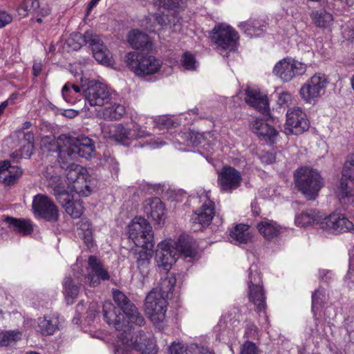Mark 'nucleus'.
Here are the masks:
<instances>
[{
	"label": "nucleus",
	"instance_id": "obj_1",
	"mask_svg": "<svg viewBox=\"0 0 354 354\" xmlns=\"http://www.w3.org/2000/svg\"><path fill=\"white\" fill-rule=\"evenodd\" d=\"M113 298L120 309L107 301L103 304L102 312L106 323L120 332L115 354H129L131 349L141 354H156L157 348L153 339L141 330L133 332L132 324L142 326L145 323L136 306L119 290H113Z\"/></svg>",
	"mask_w": 354,
	"mask_h": 354
},
{
	"label": "nucleus",
	"instance_id": "obj_2",
	"mask_svg": "<svg viewBox=\"0 0 354 354\" xmlns=\"http://www.w3.org/2000/svg\"><path fill=\"white\" fill-rule=\"evenodd\" d=\"M296 187L308 200H314L324 185L323 178L317 170L301 167L294 172Z\"/></svg>",
	"mask_w": 354,
	"mask_h": 354
},
{
	"label": "nucleus",
	"instance_id": "obj_3",
	"mask_svg": "<svg viewBox=\"0 0 354 354\" xmlns=\"http://www.w3.org/2000/svg\"><path fill=\"white\" fill-rule=\"evenodd\" d=\"M68 44L74 50H78L83 44H88L92 49L95 59L101 64H109L111 63V53L104 44L99 35L91 31H87L84 35L75 33L73 37L68 39Z\"/></svg>",
	"mask_w": 354,
	"mask_h": 354
},
{
	"label": "nucleus",
	"instance_id": "obj_4",
	"mask_svg": "<svg viewBox=\"0 0 354 354\" xmlns=\"http://www.w3.org/2000/svg\"><path fill=\"white\" fill-rule=\"evenodd\" d=\"M129 237L143 249L153 250V233L149 222L143 217H136L128 225Z\"/></svg>",
	"mask_w": 354,
	"mask_h": 354
},
{
	"label": "nucleus",
	"instance_id": "obj_5",
	"mask_svg": "<svg viewBox=\"0 0 354 354\" xmlns=\"http://www.w3.org/2000/svg\"><path fill=\"white\" fill-rule=\"evenodd\" d=\"M126 62L131 71L141 77L156 73L162 66L161 61L153 56H142L138 59L132 52L126 55Z\"/></svg>",
	"mask_w": 354,
	"mask_h": 354
},
{
	"label": "nucleus",
	"instance_id": "obj_6",
	"mask_svg": "<svg viewBox=\"0 0 354 354\" xmlns=\"http://www.w3.org/2000/svg\"><path fill=\"white\" fill-rule=\"evenodd\" d=\"M328 84V80L324 74H315L300 88L299 94L301 99L306 103H315L325 93Z\"/></svg>",
	"mask_w": 354,
	"mask_h": 354
},
{
	"label": "nucleus",
	"instance_id": "obj_7",
	"mask_svg": "<svg viewBox=\"0 0 354 354\" xmlns=\"http://www.w3.org/2000/svg\"><path fill=\"white\" fill-rule=\"evenodd\" d=\"M168 299L158 291H151L146 297L145 312L154 324L158 325L164 321Z\"/></svg>",
	"mask_w": 354,
	"mask_h": 354
},
{
	"label": "nucleus",
	"instance_id": "obj_8",
	"mask_svg": "<svg viewBox=\"0 0 354 354\" xmlns=\"http://www.w3.org/2000/svg\"><path fill=\"white\" fill-rule=\"evenodd\" d=\"M211 39L221 50L233 51L236 50L239 35L232 27L221 24L213 28Z\"/></svg>",
	"mask_w": 354,
	"mask_h": 354
},
{
	"label": "nucleus",
	"instance_id": "obj_9",
	"mask_svg": "<svg viewBox=\"0 0 354 354\" xmlns=\"http://www.w3.org/2000/svg\"><path fill=\"white\" fill-rule=\"evenodd\" d=\"M201 200L203 201L202 205L191 218L194 231H198L207 227L215 215L214 203L209 198L207 193L201 194Z\"/></svg>",
	"mask_w": 354,
	"mask_h": 354
},
{
	"label": "nucleus",
	"instance_id": "obj_10",
	"mask_svg": "<svg viewBox=\"0 0 354 354\" xmlns=\"http://www.w3.org/2000/svg\"><path fill=\"white\" fill-rule=\"evenodd\" d=\"M306 71V65L292 58H284L278 62L273 73L283 82H288L296 76L302 75Z\"/></svg>",
	"mask_w": 354,
	"mask_h": 354
},
{
	"label": "nucleus",
	"instance_id": "obj_11",
	"mask_svg": "<svg viewBox=\"0 0 354 354\" xmlns=\"http://www.w3.org/2000/svg\"><path fill=\"white\" fill-rule=\"evenodd\" d=\"M85 100L91 106H102L110 102L111 93L106 85L91 80L88 82L87 87L83 90Z\"/></svg>",
	"mask_w": 354,
	"mask_h": 354
},
{
	"label": "nucleus",
	"instance_id": "obj_12",
	"mask_svg": "<svg viewBox=\"0 0 354 354\" xmlns=\"http://www.w3.org/2000/svg\"><path fill=\"white\" fill-rule=\"evenodd\" d=\"M249 270V299L260 312L264 310L266 306L265 292L261 285V278L256 269V266H251Z\"/></svg>",
	"mask_w": 354,
	"mask_h": 354
},
{
	"label": "nucleus",
	"instance_id": "obj_13",
	"mask_svg": "<svg viewBox=\"0 0 354 354\" xmlns=\"http://www.w3.org/2000/svg\"><path fill=\"white\" fill-rule=\"evenodd\" d=\"M34 213L39 217L48 221H56L58 219V208L48 196L37 194L32 201Z\"/></svg>",
	"mask_w": 354,
	"mask_h": 354
},
{
	"label": "nucleus",
	"instance_id": "obj_14",
	"mask_svg": "<svg viewBox=\"0 0 354 354\" xmlns=\"http://www.w3.org/2000/svg\"><path fill=\"white\" fill-rule=\"evenodd\" d=\"M321 229L333 234L354 232L353 223L340 214H332L325 216L321 222Z\"/></svg>",
	"mask_w": 354,
	"mask_h": 354
},
{
	"label": "nucleus",
	"instance_id": "obj_15",
	"mask_svg": "<svg viewBox=\"0 0 354 354\" xmlns=\"http://www.w3.org/2000/svg\"><path fill=\"white\" fill-rule=\"evenodd\" d=\"M241 181L240 171L232 167H224L218 175V184L223 192L231 193L240 187Z\"/></svg>",
	"mask_w": 354,
	"mask_h": 354
},
{
	"label": "nucleus",
	"instance_id": "obj_16",
	"mask_svg": "<svg viewBox=\"0 0 354 354\" xmlns=\"http://www.w3.org/2000/svg\"><path fill=\"white\" fill-rule=\"evenodd\" d=\"M156 257L158 266L165 270H169L178 257L173 241L169 240L160 243L158 245Z\"/></svg>",
	"mask_w": 354,
	"mask_h": 354
},
{
	"label": "nucleus",
	"instance_id": "obj_17",
	"mask_svg": "<svg viewBox=\"0 0 354 354\" xmlns=\"http://www.w3.org/2000/svg\"><path fill=\"white\" fill-rule=\"evenodd\" d=\"M88 267L91 271L88 273L86 279L89 285L95 287L100 283V281L109 280L110 275L104 268L101 261L95 256H90L88 259Z\"/></svg>",
	"mask_w": 354,
	"mask_h": 354
},
{
	"label": "nucleus",
	"instance_id": "obj_18",
	"mask_svg": "<svg viewBox=\"0 0 354 354\" xmlns=\"http://www.w3.org/2000/svg\"><path fill=\"white\" fill-rule=\"evenodd\" d=\"M68 142L67 145L71 146L77 156L89 158L95 151V145L93 141L85 136H79L72 137L68 136Z\"/></svg>",
	"mask_w": 354,
	"mask_h": 354
},
{
	"label": "nucleus",
	"instance_id": "obj_19",
	"mask_svg": "<svg viewBox=\"0 0 354 354\" xmlns=\"http://www.w3.org/2000/svg\"><path fill=\"white\" fill-rule=\"evenodd\" d=\"M340 202L348 204L354 196V174L345 170L342 172L340 185L336 192Z\"/></svg>",
	"mask_w": 354,
	"mask_h": 354
},
{
	"label": "nucleus",
	"instance_id": "obj_20",
	"mask_svg": "<svg viewBox=\"0 0 354 354\" xmlns=\"http://www.w3.org/2000/svg\"><path fill=\"white\" fill-rule=\"evenodd\" d=\"M143 209L149 218L160 224L164 221L165 206L159 198H150L144 201Z\"/></svg>",
	"mask_w": 354,
	"mask_h": 354
},
{
	"label": "nucleus",
	"instance_id": "obj_21",
	"mask_svg": "<svg viewBox=\"0 0 354 354\" xmlns=\"http://www.w3.org/2000/svg\"><path fill=\"white\" fill-rule=\"evenodd\" d=\"M181 0H152L151 3L158 10L163 8L169 12L168 26L173 28L175 30L176 27L178 25L180 19L176 14L177 10L179 8Z\"/></svg>",
	"mask_w": 354,
	"mask_h": 354
},
{
	"label": "nucleus",
	"instance_id": "obj_22",
	"mask_svg": "<svg viewBox=\"0 0 354 354\" xmlns=\"http://www.w3.org/2000/svg\"><path fill=\"white\" fill-rule=\"evenodd\" d=\"M177 255L183 256L185 258H194L198 254V245L194 239L188 236H180L178 242H174Z\"/></svg>",
	"mask_w": 354,
	"mask_h": 354
},
{
	"label": "nucleus",
	"instance_id": "obj_23",
	"mask_svg": "<svg viewBox=\"0 0 354 354\" xmlns=\"http://www.w3.org/2000/svg\"><path fill=\"white\" fill-rule=\"evenodd\" d=\"M245 102L263 115H268L270 112L268 98L262 93L255 90L248 88L245 90Z\"/></svg>",
	"mask_w": 354,
	"mask_h": 354
},
{
	"label": "nucleus",
	"instance_id": "obj_24",
	"mask_svg": "<svg viewBox=\"0 0 354 354\" xmlns=\"http://www.w3.org/2000/svg\"><path fill=\"white\" fill-rule=\"evenodd\" d=\"M23 174L22 169L17 166H12L10 161L0 162V182L6 185L15 183Z\"/></svg>",
	"mask_w": 354,
	"mask_h": 354
},
{
	"label": "nucleus",
	"instance_id": "obj_25",
	"mask_svg": "<svg viewBox=\"0 0 354 354\" xmlns=\"http://www.w3.org/2000/svg\"><path fill=\"white\" fill-rule=\"evenodd\" d=\"M66 170V179L68 184H71V189L75 192H80L82 185L86 184V178L85 173L82 171L83 168L77 165ZM85 187H88L87 185H85Z\"/></svg>",
	"mask_w": 354,
	"mask_h": 354
},
{
	"label": "nucleus",
	"instance_id": "obj_26",
	"mask_svg": "<svg viewBox=\"0 0 354 354\" xmlns=\"http://www.w3.org/2000/svg\"><path fill=\"white\" fill-rule=\"evenodd\" d=\"M17 12L22 17H27L29 14L46 16L50 13V10L48 8H40L38 0H24L17 8Z\"/></svg>",
	"mask_w": 354,
	"mask_h": 354
},
{
	"label": "nucleus",
	"instance_id": "obj_27",
	"mask_svg": "<svg viewBox=\"0 0 354 354\" xmlns=\"http://www.w3.org/2000/svg\"><path fill=\"white\" fill-rule=\"evenodd\" d=\"M128 41L136 49L143 51H151L153 43L147 35L136 30H133L128 35Z\"/></svg>",
	"mask_w": 354,
	"mask_h": 354
},
{
	"label": "nucleus",
	"instance_id": "obj_28",
	"mask_svg": "<svg viewBox=\"0 0 354 354\" xmlns=\"http://www.w3.org/2000/svg\"><path fill=\"white\" fill-rule=\"evenodd\" d=\"M68 136L60 135L57 139L52 136H44L41 140V148L46 151H59L62 147H65L68 142Z\"/></svg>",
	"mask_w": 354,
	"mask_h": 354
},
{
	"label": "nucleus",
	"instance_id": "obj_29",
	"mask_svg": "<svg viewBox=\"0 0 354 354\" xmlns=\"http://www.w3.org/2000/svg\"><path fill=\"white\" fill-rule=\"evenodd\" d=\"M252 130L258 136L269 140L274 139L277 134L274 128L260 118H257L252 122Z\"/></svg>",
	"mask_w": 354,
	"mask_h": 354
},
{
	"label": "nucleus",
	"instance_id": "obj_30",
	"mask_svg": "<svg viewBox=\"0 0 354 354\" xmlns=\"http://www.w3.org/2000/svg\"><path fill=\"white\" fill-rule=\"evenodd\" d=\"M324 218L323 215L315 209H309L303 212L295 217V224L299 227H306L311 224H319L321 227V222Z\"/></svg>",
	"mask_w": 354,
	"mask_h": 354
},
{
	"label": "nucleus",
	"instance_id": "obj_31",
	"mask_svg": "<svg viewBox=\"0 0 354 354\" xmlns=\"http://www.w3.org/2000/svg\"><path fill=\"white\" fill-rule=\"evenodd\" d=\"M59 203L62 205L66 212L73 218H78L83 214L84 207L82 202L80 200H73L70 194H68V197H64Z\"/></svg>",
	"mask_w": 354,
	"mask_h": 354
},
{
	"label": "nucleus",
	"instance_id": "obj_32",
	"mask_svg": "<svg viewBox=\"0 0 354 354\" xmlns=\"http://www.w3.org/2000/svg\"><path fill=\"white\" fill-rule=\"evenodd\" d=\"M152 250L142 248L136 254L137 268L143 279L148 276L150 271V260L153 254Z\"/></svg>",
	"mask_w": 354,
	"mask_h": 354
},
{
	"label": "nucleus",
	"instance_id": "obj_33",
	"mask_svg": "<svg viewBox=\"0 0 354 354\" xmlns=\"http://www.w3.org/2000/svg\"><path fill=\"white\" fill-rule=\"evenodd\" d=\"M240 27L250 37H258L265 31V21L259 19H250L245 22H242Z\"/></svg>",
	"mask_w": 354,
	"mask_h": 354
},
{
	"label": "nucleus",
	"instance_id": "obj_34",
	"mask_svg": "<svg viewBox=\"0 0 354 354\" xmlns=\"http://www.w3.org/2000/svg\"><path fill=\"white\" fill-rule=\"evenodd\" d=\"M77 155L69 145L65 147H62L58 151V162L62 169H68L71 167L77 165L74 162Z\"/></svg>",
	"mask_w": 354,
	"mask_h": 354
},
{
	"label": "nucleus",
	"instance_id": "obj_35",
	"mask_svg": "<svg viewBox=\"0 0 354 354\" xmlns=\"http://www.w3.org/2000/svg\"><path fill=\"white\" fill-rule=\"evenodd\" d=\"M4 221L8 224L9 227L24 235L30 234L33 231L32 225L29 220L7 216Z\"/></svg>",
	"mask_w": 354,
	"mask_h": 354
},
{
	"label": "nucleus",
	"instance_id": "obj_36",
	"mask_svg": "<svg viewBox=\"0 0 354 354\" xmlns=\"http://www.w3.org/2000/svg\"><path fill=\"white\" fill-rule=\"evenodd\" d=\"M106 136L114 141L124 142L129 139L131 133L121 124H111L104 131Z\"/></svg>",
	"mask_w": 354,
	"mask_h": 354
},
{
	"label": "nucleus",
	"instance_id": "obj_37",
	"mask_svg": "<svg viewBox=\"0 0 354 354\" xmlns=\"http://www.w3.org/2000/svg\"><path fill=\"white\" fill-rule=\"evenodd\" d=\"M259 232L266 239H271L281 232L279 225L272 220L265 219L257 225Z\"/></svg>",
	"mask_w": 354,
	"mask_h": 354
},
{
	"label": "nucleus",
	"instance_id": "obj_38",
	"mask_svg": "<svg viewBox=\"0 0 354 354\" xmlns=\"http://www.w3.org/2000/svg\"><path fill=\"white\" fill-rule=\"evenodd\" d=\"M176 282V279L173 274L166 273V276L160 279L158 286L151 291H158L162 296L169 298L172 294Z\"/></svg>",
	"mask_w": 354,
	"mask_h": 354
},
{
	"label": "nucleus",
	"instance_id": "obj_39",
	"mask_svg": "<svg viewBox=\"0 0 354 354\" xmlns=\"http://www.w3.org/2000/svg\"><path fill=\"white\" fill-rule=\"evenodd\" d=\"M232 241L236 244L247 243L252 239V235L248 231V226L243 224L237 225L230 232Z\"/></svg>",
	"mask_w": 354,
	"mask_h": 354
},
{
	"label": "nucleus",
	"instance_id": "obj_40",
	"mask_svg": "<svg viewBox=\"0 0 354 354\" xmlns=\"http://www.w3.org/2000/svg\"><path fill=\"white\" fill-rule=\"evenodd\" d=\"M48 186L52 189L53 194L58 202L65 197H68V192L66 190L62 178L59 176H52L48 180Z\"/></svg>",
	"mask_w": 354,
	"mask_h": 354
},
{
	"label": "nucleus",
	"instance_id": "obj_41",
	"mask_svg": "<svg viewBox=\"0 0 354 354\" xmlns=\"http://www.w3.org/2000/svg\"><path fill=\"white\" fill-rule=\"evenodd\" d=\"M126 113L125 107L120 104H111L102 110V117L108 120L120 119Z\"/></svg>",
	"mask_w": 354,
	"mask_h": 354
},
{
	"label": "nucleus",
	"instance_id": "obj_42",
	"mask_svg": "<svg viewBox=\"0 0 354 354\" xmlns=\"http://www.w3.org/2000/svg\"><path fill=\"white\" fill-rule=\"evenodd\" d=\"M58 320L56 317H40L38 319V329L43 335H52L57 330Z\"/></svg>",
	"mask_w": 354,
	"mask_h": 354
},
{
	"label": "nucleus",
	"instance_id": "obj_43",
	"mask_svg": "<svg viewBox=\"0 0 354 354\" xmlns=\"http://www.w3.org/2000/svg\"><path fill=\"white\" fill-rule=\"evenodd\" d=\"M80 287L75 285L71 277H66L64 281V294L68 304H71L77 298Z\"/></svg>",
	"mask_w": 354,
	"mask_h": 354
},
{
	"label": "nucleus",
	"instance_id": "obj_44",
	"mask_svg": "<svg viewBox=\"0 0 354 354\" xmlns=\"http://www.w3.org/2000/svg\"><path fill=\"white\" fill-rule=\"evenodd\" d=\"M300 119L295 122L292 121V124L285 127V133L289 134H301L309 129L310 122L307 118H299Z\"/></svg>",
	"mask_w": 354,
	"mask_h": 354
},
{
	"label": "nucleus",
	"instance_id": "obj_45",
	"mask_svg": "<svg viewBox=\"0 0 354 354\" xmlns=\"http://www.w3.org/2000/svg\"><path fill=\"white\" fill-rule=\"evenodd\" d=\"M79 235L82 238L88 248L93 245V230L91 224L87 218H82L80 221Z\"/></svg>",
	"mask_w": 354,
	"mask_h": 354
},
{
	"label": "nucleus",
	"instance_id": "obj_46",
	"mask_svg": "<svg viewBox=\"0 0 354 354\" xmlns=\"http://www.w3.org/2000/svg\"><path fill=\"white\" fill-rule=\"evenodd\" d=\"M311 16L315 24L322 28L329 26L333 20L332 15L324 10L313 11Z\"/></svg>",
	"mask_w": 354,
	"mask_h": 354
},
{
	"label": "nucleus",
	"instance_id": "obj_47",
	"mask_svg": "<svg viewBox=\"0 0 354 354\" xmlns=\"http://www.w3.org/2000/svg\"><path fill=\"white\" fill-rule=\"evenodd\" d=\"M21 334L16 330L2 331L0 333V346H8L20 340Z\"/></svg>",
	"mask_w": 354,
	"mask_h": 354
},
{
	"label": "nucleus",
	"instance_id": "obj_48",
	"mask_svg": "<svg viewBox=\"0 0 354 354\" xmlns=\"http://www.w3.org/2000/svg\"><path fill=\"white\" fill-rule=\"evenodd\" d=\"M326 299L324 290L317 289L312 295V311L314 316L316 315V311L323 306Z\"/></svg>",
	"mask_w": 354,
	"mask_h": 354
},
{
	"label": "nucleus",
	"instance_id": "obj_49",
	"mask_svg": "<svg viewBox=\"0 0 354 354\" xmlns=\"http://www.w3.org/2000/svg\"><path fill=\"white\" fill-rule=\"evenodd\" d=\"M306 118V113L302 111V109L297 106H294L288 110L286 113V125L288 127L290 124H292V121L300 119L299 118Z\"/></svg>",
	"mask_w": 354,
	"mask_h": 354
},
{
	"label": "nucleus",
	"instance_id": "obj_50",
	"mask_svg": "<svg viewBox=\"0 0 354 354\" xmlns=\"http://www.w3.org/2000/svg\"><path fill=\"white\" fill-rule=\"evenodd\" d=\"M129 131L131 133L129 135L130 138L137 139L138 138H145L149 135V133L144 129L139 124L133 122L132 127Z\"/></svg>",
	"mask_w": 354,
	"mask_h": 354
},
{
	"label": "nucleus",
	"instance_id": "obj_51",
	"mask_svg": "<svg viewBox=\"0 0 354 354\" xmlns=\"http://www.w3.org/2000/svg\"><path fill=\"white\" fill-rule=\"evenodd\" d=\"M71 83L67 82L64 84L62 89V94L64 100L71 104H75L78 100L79 98L76 96L74 93L71 91L70 89Z\"/></svg>",
	"mask_w": 354,
	"mask_h": 354
},
{
	"label": "nucleus",
	"instance_id": "obj_52",
	"mask_svg": "<svg viewBox=\"0 0 354 354\" xmlns=\"http://www.w3.org/2000/svg\"><path fill=\"white\" fill-rule=\"evenodd\" d=\"M185 136L187 139V145L193 146H197L204 139L203 134L193 131H190L187 133H185Z\"/></svg>",
	"mask_w": 354,
	"mask_h": 354
},
{
	"label": "nucleus",
	"instance_id": "obj_53",
	"mask_svg": "<svg viewBox=\"0 0 354 354\" xmlns=\"http://www.w3.org/2000/svg\"><path fill=\"white\" fill-rule=\"evenodd\" d=\"M182 64L186 70H195L196 69V60L193 55L186 52L183 54L182 58Z\"/></svg>",
	"mask_w": 354,
	"mask_h": 354
},
{
	"label": "nucleus",
	"instance_id": "obj_54",
	"mask_svg": "<svg viewBox=\"0 0 354 354\" xmlns=\"http://www.w3.org/2000/svg\"><path fill=\"white\" fill-rule=\"evenodd\" d=\"M241 354H258V349L254 343L246 341L242 346Z\"/></svg>",
	"mask_w": 354,
	"mask_h": 354
},
{
	"label": "nucleus",
	"instance_id": "obj_55",
	"mask_svg": "<svg viewBox=\"0 0 354 354\" xmlns=\"http://www.w3.org/2000/svg\"><path fill=\"white\" fill-rule=\"evenodd\" d=\"M33 148H34V145L28 144V143H22V145L19 148L20 158H29L32 153Z\"/></svg>",
	"mask_w": 354,
	"mask_h": 354
},
{
	"label": "nucleus",
	"instance_id": "obj_56",
	"mask_svg": "<svg viewBox=\"0 0 354 354\" xmlns=\"http://www.w3.org/2000/svg\"><path fill=\"white\" fill-rule=\"evenodd\" d=\"M12 21V16L6 10H0V28L10 24Z\"/></svg>",
	"mask_w": 354,
	"mask_h": 354
},
{
	"label": "nucleus",
	"instance_id": "obj_57",
	"mask_svg": "<svg viewBox=\"0 0 354 354\" xmlns=\"http://www.w3.org/2000/svg\"><path fill=\"white\" fill-rule=\"evenodd\" d=\"M169 12H168L167 14H165L164 12L162 14H156L155 19L156 22L162 27H167L170 21L169 20Z\"/></svg>",
	"mask_w": 354,
	"mask_h": 354
},
{
	"label": "nucleus",
	"instance_id": "obj_58",
	"mask_svg": "<svg viewBox=\"0 0 354 354\" xmlns=\"http://www.w3.org/2000/svg\"><path fill=\"white\" fill-rule=\"evenodd\" d=\"M185 348L180 343H173L169 348V354H183Z\"/></svg>",
	"mask_w": 354,
	"mask_h": 354
},
{
	"label": "nucleus",
	"instance_id": "obj_59",
	"mask_svg": "<svg viewBox=\"0 0 354 354\" xmlns=\"http://www.w3.org/2000/svg\"><path fill=\"white\" fill-rule=\"evenodd\" d=\"M245 335L247 337L254 338L258 335L257 327L253 324H248L245 329Z\"/></svg>",
	"mask_w": 354,
	"mask_h": 354
},
{
	"label": "nucleus",
	"instance_id": "obj_60",
	"mask_svg": "<svg viewBox=\"0 0 354 354\" xmlns=\"http://www.w3.org/2000/svg\"><path fill=\"white\" fill-rule=\"evenodd\" d=\"M345 170L354 174V155L350 156L346 161L342 172Z\"/></svg>",
	"mask_w": 354,
	"mask_h": 354
},
{
	"label": "nucleus",
	"instance_id": "obj_61",
	"mask_svg": "<svg viewBox=\"0 0 354 354\" xmlns=\"http://www.w3.org/2000/svg\"><path fill=\"white\" fill-rule=\"evenodd\" d=\"M199 346L196 344H192L189 346H186L183 354H198Z\"/></svg>",
	"mask_w": 354,
	"mask_h": 354
},
{
	"label": "nucleus",
	"instance_id": "obj_62",
	"mask_svg": "<svg viewBox=\"0 0 354 354\" xmlns=\"http://www.w3.org/2000/svg\"><path fill=\"white\" fill-rule=\"evenodd\" d=\"M335 316V312L332 307H328L326 308L324 312L325 320L327 322H330V319H333Z\"/></svg>",
	"mask_w": 354,
	"mask_h": 354
},
{
	"label": "nucleus",
	"instance_id": "obj_63",
	"mask_svg": "<svg viewBox=\"0 0 354 354\" xmlns=\"http://www.w3.org/2000/svg\"><path fill=\"white\" fill-rule=\"evenodd\" d=\"M21 143H28L34 145V135L31 132L24 133V139Z\"/></svg>",
	"mask_w": 354,
	"mask_h": 354
},
{
	"label": "nucleus",
	"instance_id": "obj_64",
	"mask_svg": "<svg viewBox=\"0 0 354 354\" xmlns=\"http://www.w3.org/2000/svg\"><path fill=\"white\" fill-rule=\"evenodd\" d=\"M33 75L35 77L39 75L41 71V64L40 62H35L32 66Z\"/></svg>",
	"mask_w": 354,
	"mask_h": 354
}]
</instances>
